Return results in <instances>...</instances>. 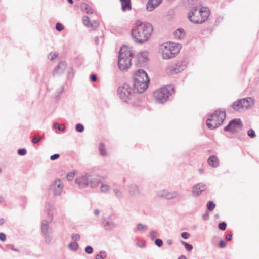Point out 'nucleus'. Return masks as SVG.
<instances>
[{
	"instance_id": "f257e3e1",
	"label": "nucleus",
	"mask_w": 259,
	"mask_h": 259,
	"mask_svg": "<svg viewBox=\"0 0 259 259\" xmlns=\"http://www.w3.org/2000/svg\"><path fill=\"white\" fill-rule=\"evenodd\" d=\"M152 32L153 27L150 24L137 20L131 33L133 39L136 43L143 44L149 40Z\"/></svg>"
},
{
	"instance_id": "f03ea898",
	"label": "nucleus",
	"mask_w": 259,
	"mask_h": 259,
	"mask_svg": "<svg viewBox=\"0 0 259 259\" xmlns=\"http://www.w3.org/2000/svg\"><path fill=\"white\" fill-rule=\"evenodd\" d=\"M209 15L210 11L207 7H194L189 11L188 18L194 23L201 24L207 20Z\"/></svg>"
},
{
	"instance_id": "7ed1b4c3",
	"label": "nucleus",
	"mask_w": 259,
	"mask_h": 259,
	"mask_svg": "<svg viewBox=\"0 0 259 259\" xmlns=\"http://www.w3.org/2000/svg\"><path fill=\"white\" fill-rule=\"evenodd\" d=\"M149 81L148 75L144 70L139 69L135 72L133 85L138 92H144L148 88Z\"/></svg>"
},
{
	"instance_id": "20e7f679",
	"label": "nucleus",
	"mask_w": 259,
	"mask_h": 259,
	"mask_svg": "<svg viewBox=\"0 0 259 259\" xmlns=\"http://www.w3.org/2000/svg\"><path fill=\"white\" fill-rule=\"evenodd\" d=\"M132 52L130 48L126 46H122L118 55V65L120 70H127L131 65Z\"/></svg>"
},
{
	"instance_id": "39448f33",
	"label": "nucleus",
	"mask_w": 259,
	"mask_h": 259,
	"mask_svg": "<svg viewBox=\"0 0 259 259\" xmlns=\"http://www.w3.org/2000/svg\"><path fill=\"white\" fill-rule=\"evenodd\" d=\"M180 48L181 45L179 44L172 42L163 43L160 47L163 58L165 59H169L174 57L178 53Z\"/></svg>"
},
{
	"instance_id": "423d86ee",
	"label": "nucleus",
	"mask_w": 259,
	"mask_h": 259,
	"mask_svg": "<svg viewBox=\"0 0 259 259\" xmlns=\"http://www.w3.org/2000/svg\"><path fill=\"white\" fill-rule=\"evenodd\" d=\"M226 118L225 111L216 110L209 116L206 124L209 129H215L221 125Z\"/></svg>"
},
{
	"instance_id": "0eeeda50",
	"label": "nucleus",
	"mask_w": 259,
	"mask_h": 259,
	"mask_svg": "<svg viewBox=\"0 0 259 259\" xmlns=\"http://www.w3.org/2000/svg\"><path fill=\"white\" fill-rule=\"evenodd\" d=\"M174 92V89L171 85L166 86L157 90L154 92L156 101L160 103L165 102L169 97Z\"/></svg>"
},
{
	"instance_id": "6e6552de",
	"label": "nucleus",
	"mask_w": 259,
	"mask_h": 259,
	"mask_svg": "<svg viewBox=\"0 0 259 259\" xmlns=\"http://www.w3.org/2000/svg\"><path fill=\"white\" fill-rule=\"evenodd\" d=\"M118 93L120 99L124 102H127L132 97L134 92L132 88L127 83H124L118 89Z\"/></svg>"
},
{
	"instance_id": "1a4fd4ad",
	"label": "nucleus",
	"mask_w": 259,
	"mask_h": 259,
	"mask_svg": "<svg viewBox=\"0 0 259 259\" xmlns=\"http://www.w3.org/2000/svg\"><path fill=\"white\" fill-rule=\"evenodd\" d=\"M45 210L47 213V220H43L41 222V230L43 234L49 233V223L53 220V207L50 205H47L45 207Z\"/></svg>"
},
{
	"instance_id": "9d476101",
	"label": "nucleus",
	"mask_w": 259,
	"mask_h": 259,
	"mask_svg": "<svg viewBox=\"0 0 259 259\" xmlns=\"http://www.w3.org/2000/svg\"><path fill=\"white\" fill-rule=\"evenodd\" d=\"M242 126L240 119H235L229 122V124L224 128V131L234 133L240 131Z\"/></svg>"
},
{
	"instance_id": "9b49d317",
	"label": "nucleus",
	"mask_w": 259,
	"mask_h": 259,
	"mask_svg": "<svg viewBox=\"0 0 259 259\" xmlns=\"http://www.w3.org/2000/svg\"><path fill=\"white\" fill-rule=\"evenodd\" d=\"M156 196L158 198H164L167 200H171L177 198L178 193L176 191H169L166 189H163L156 192Z\"/></svg>"
},
{
	"instance_id": "f8f14e48",
	"label": "nucleus",
	"mask_w": 259,
	"mask_h": 259,
	"mask_svg": "<svg viewBox=\"0 0 259 259\" xmlns=\"http://www.w3.org/2000/svg\"><path fill=\"white\" fill-rule=\"evenodd\" d=\"M63 187L64 185L59 179L55 180L51 185V189L53 192L54 195L58 196L61 194Z\"/></svg>"
},
{
	"instance_id": "ddd939ff",
	"label": "nucleus",
	"mask_w": 259,
	"mask_h": 259,
	"mask_svg": "<svg viewBox=\"0 0 259 259\" xmlns=\"http://www.w3.org/2000/svg\"><path fill=\"white\" fill-rule=\"evenodd\" d=\"M90 176L87 174L80 175L75 179V183L80 187L85 188L89 185Z\"/></svg>"
},
{
	"instance_id": "4468645a",
	"label": "nucleus",
	"mask_w": 259,
	"mask_h": 259,
	"mask_svg": "<svg viewBox=\"0 0 259 259\" xmlns=\"http://www.w3.org/2000/svg\"><path fill=\"white\" fill-rule=\"evenodd\" d=\"M206 189V186L203 183H199L193 187L192 194L195 197H197L201 194L202 192Z\"/></svg>"
},
{
	"instance_id": "2eb2a0df",
	"label": "nucleus",
	"mask_w": 259,
	"mask_h": 259,
	"mask_svg": "<svg viewBox=\"0 0 259 259\" xmlns=\"http://www.w3.org/2000/svg\"><path fill=\"white\" fill-rule=\"evenodd\" d=\"M240 102H241L242 110L248 109L254 104V99L251 97L242 99L240 100Z\"/></svg>"
},
{
	"instance_id": "dca6fc26",
	"label": "nucleus",
	"mask_w": 259,
	"mask_h": 259,
	"mask_svg": "<svg viewBox=\"0 0 259 259\" xmlns=\"http://www.w3.org/2000/svg\"><path fill=\"white\" fill-rule=\"evenodd\" d=\"M162 0H149L147 4V9L151 11L158 6Z\"/></svg>"
},
{
	"instance_id": "f3484780",
	"label": "nucleus",
	"mask_w": 259,
	"mask_h": 259,
	"mask_svg": "<svg viewBox=\"0 0 259 259\" xmlns=\"http://www.w3.org/2000/svg\"><path fill=\"white\" fill-rule=\"evenodd\" d=\"M103 225L105 230L110 231L114 229L116 225L115 223L110 220H105L103 223Z\"/></svg>"
},
{
	"instance_id": "a211bd4d",
	"label": "nucleus",
	"mask_w": 259,
	"mask_h": 259,
	"mask_svg": "<svg viewBox=\"0 0 259 259\" xmlns=\"http://www.w3.org/2000/svg\"><path fill=\"white\" fill-rule=\"evenodd\" d=\"M83 24L88 27H91L93 29H95L98 26V23L95 22L94 24L90 23L89 18L88 16H84L82 18Z\"/></svg>"
},
{
	"instance_id": "6ab92c4d",
	"label": "nucleus",
	"mask_w": 259,
	"mask_h": 259,
	"mask_svg": "<svg viewBox=\"0 0 259 259\" xmlns=\"http://www.w3.org/2000/svg\"><path fill=\"white\" fill-rule=\"evenodd\" d=\"M66 65L65 62L59 63L54 71V74L63 73L66 68Z\"/></svg>"
},
{
	"instance_id": "aec40b11",
	"label": "nucleus",
	"mask_w": 259,
	"mask_h": 259,
	"mask_svg": "<svg viewBox=\"0 0 259 259\" xmlns=\"http://www.w3.org/2000/svg\"><path fill=\"white\" fill-rule=\"evenodd\" d=\"M208 163L210 166L213 167H217L219 164L218 158L215 155L211 156L208 158Z\"/></svg>"
},
{
	"instance_id": "412c9836",
	"label": "nucleus",
	"mask_w": 259,
	"mask_h": 259,
	"mask_svg": "<svg viewBox=\"0 0 259 259\" xmlns=\"http://www.w3.org/2000/svg\"><path fill=\"white\" fill-rule=\"evenodd\" d=\"M173 34L175 38L178 39L183 38L185 35L184 30L182 28H179L176 30Z\"/></svg>"
},
{
	"instance_id": "4be33fe9",
	"label": "nucleus",
	"mask_w": 259,
	"mask_h": 259,
	"mask_svg": "<svg viewBox=\"0 0 259 259\" xmlns=\"http://www.w3.org/2000/svg\"><path fill=\"white\" fill-rule=\"evenodd\" d=\"M129 193L132 196H135L139 194V189L138 187L135 184H132L130 186Z\"/></svg>"
},
{
	"instance_id": "5701e85b",
	"label": "nucleus",
	"mask_w": 259,
	"mask_h": 259,
	"mask_svg": "<svg viewBox=\"0 0 259 259\" xmlns=\"http://www.w3.org/2000/svg\"><path fill=\"white\" fill-rule=\"evenodd\" d=\"M121 3L122 10L123 11L130 10L131 5L130 0H120Z\"/></svg>"
},
{
	"instance_id": "b1692460",
	"label": "nucleus",
	"mask_w": 259,
	"mask_h": 259,
	"mask_svg": "<svg viewBox=\"0 0 259 259\" xmlns=\"http://www.w3.org/2000/svg\"><path fill=\"white\" fill-rule=\"evenodd\" d=\"M139 60L143 62H145L148 59V53L147 51H143L140 53L138 56Z\"/></svg>"
},
{
	"instance_id": "393cba45",
	"label": "nucleus",
	"mask_w": 259,
	"mask_h": 259,
	"mask_svg": "<svg viewBox=\"0 0 259 259\" xmlns=\"http://www.w3.org/2000/svg\"><path fill=\"white\" fill-rule=\"evenodd\" d=\"M166 71L167 73L168 74H176L177 73V66L176 64H172L168 65L166 69Z\"/></svg>"
},
{
	"instance_id": "a878e982",
	"label": "nucleus",
	"mask_w": 259,
	"mask_h": 259,
	"mask_svg": "<svg viewBox=\"0 0 259 259\" xmlns=\"http://www.w3.org/2000/svg\"><path fill=\"white\" fill-rule=\"evenodd\" d=\"M100 181L97 179L92 178L91 176H90L89 180V185L91 188H95L98 186Z\"/></svg>"
},
{
	"instance_id": "bb28decb",
	"label": "nucleus",
	"mask_w": 259,
	"mask_h": 259,
	"mask_svg": "<svg viewBox=\"0 0 259 259\" xmlns=\"http://www.w3.org/2000/svg\"><path fill=\"white\" fill-rule=\"evenodd\" d=\"M81 8L83 11L88 14H92L93 13V9L85 3L81 4Z\"/></svg>"
},
{
	"instance_id": "cd10ccee",
	"label": "nucleus",
	"mask_w": 259,
	"mask_h": 259,
	"mask_svg": "<svg viewBox=\"0 0 259 259\" xmlns=\"http://www.w3.org/2000/svg\"><path fill=\"white\" fill-rule=\"evenodd\" d=\"M68 247L70 250L72 251L77 250L79 247L78 243L76 242H72L68 244Z\"/></svg>"
},
{
	"instance_id": "c85d7f7f",
	"label": "nucleus",
	"mask_w": 259,
	"mask_h": 259,
	"mask_svg": "<svg viewBox=\"0 0 259 259\" xmlns=\"http://www.w3.org/2000/svg\"><path fill=\"white\" fill-rule=\"evenodd\" d=\"M241 102H240V100L234 103V104L232 105L233 108L236 111H239L240 110H242V107H241Z\"/></svg>"
},
{
	"instance_id": "c756f323",
	"label": "nucleus",
	"mask_w": 259,
	"mask_h": 259,
	"mask_svg": "<svg viewBox=\"0 0 259 259\" xmlns=\"http://www.w3.org/2000/svg\"><path fill=\"white\" fill-rule=\"evenodd\" d=\"M177 66V73L181 72L183 70H184L186 68V65L185 64H183L182 63H178L176 64Z\"/></svg>"
},
{
	"instance_id": "7c9ffc66",
	"label": "nucleus",
	"mask_w": 259,
	"mask_h": 259,
	"mask_svg": "<svg viewBox=\"0 0 259 259\" xmlns=\"http://www.w3.org/2000/svg\"><path fill=\"white\" fill-rule=\"evenodd\" d=\"M99 150L100 151V154L102 156H106L107 153L105 150V148L104 145L102 143L100 144L99 146Z\"/></svg>"
},
{
	"instance_id": "2f4dec72",
	"label": "nucleus",
	"mask_w": 259,
	"mask_h": 259,
	"mask_svg": "<svg viewBox=\"0 0 259 259\" xmlns=\"http://www.w3.org/2000/svg\"><path fill=\"white\" fill-rule=\"evenodd\" d=\"M181 243L185 246V249L188 251H190L193 249V246L191 244L187 243L183 241H181Z\"/></svg>"
},
{
	"instance_id": "473e14b6",
	"label": "nucleus",
	"mask_w": 259,
	"mask_h": 259,
	"mask_svg": "<svg viewBox=\"0 0 259 259\" xmlns=\"http://www.w3.org/2000/svg\"><path fill=\"white\" fill-rule=\"evenodd\" d=\"M76 171L75 170H73L72 171L68 173L67 175V179L68 181H70L73 180L74 178Z\"/></svg>"
},
{
	"instance_id": "72a5a7b5",
	"label": "nucleus",
	"mask_w": 259,
	"mask_h": 259,
	"mask_svg": "<svg viewBox=\"0 0 259 259\" xmlns=\"http://www.w3.org/2000/svg\"><path fill=\"white\" fill-rule=\"evenodd\" d=\"M207 207L209 211H212L214 209L215 204L212 201H209L207 203Z\"/></svg>"
},
{
	"instance_id": "f704fd0d",
	"label": "nucleus",
	"mask_w": 259,
	"mask_h": 259,
	"mask_svg": "<svg viewBox=\"0 0 259 259\" xmlns=\"http://www.w3.org/2000/svg\"><path fill=\"white\" fill-rule=\"evenodd\" d=\"M45 236V241L46 243L49 244L51 242L52 240V237L50 235L49 233H47L46 234H44Z\"/></svg>"
},
{
	"instance_id": "c9c22d12",
	"label": "nucleus",
	"mask_w": 259,
	"mask_h": 259,
	"mask_svg": "<svg viewBox=\"0 0 259 259\" xmlns=\"http://www.w3.org/2000/svg\"><path fill=\"white\" fill-rule=\"evenodd\" d=\"M113 192H114V194L116 197L119 198H120L122 197V193L120 190L115 188V189H113Z\"/></svg>"
},
{
	"instance_id": "e433bc0d",
	"label": "nucleus",
	"mask_w": 259,
	"mask_h": 259,
	"mask_svg": "<svg viewBox=\"0 0 259 259\" xmlns=\"http://www.w3.org/2000/svg\"><path fill=\"white\" fill-rule=\"evenodd\" d=\"M101 192L103 193L107 192L109 190V187L106 184H102L100 187Z\"/></svg>"
},
{
	"instance_id": "4c0bfd02",
	"label": "nucleus",
	"mask_w": 259,
	"mask_h": 259,
	"mask_svg": "<svg viewBox=\"0 0 259 259\" xmlns=\"http://www.w3.org/2000/svg\"><path fill=\"white\" fill-rule=\"evenodd\" d=\"M137 228L139 231H145L147 229L146 226L143 225L141 223H139L137 225Z\"/></svg>"
},
{
	"instance_id": "58836bf2",
	"label": "nucleus",
	"mask_w": 259,
	"mask_h": 259,
	"mask_svg": "<svg viewBox=\"0 0 259 259\" xmlns=\"http://www.w3.org/2000/svg\"><path fill=\"white\" fill-rule=\"evenodd\" d=\"M247 135L252 138H253L256 136V134L253 129H249L248 130Z\"/></svg>"
},
{
	"instance_id": "ea45409f",
	"label": "nucleus",
	"mask_w": 259,
	"mask_h": 259,
	"mask_svg": "<svg viewBox=\"0 0 259 259\" xmlns=\"http://www.w3.org/2000/svg\"><path fill=\"white\" fill-rule=\"evenodd\" d=\"M106 254L105 252L101 251L99 254L97 255L96 259H104L106 257Z\"/></svg>"
},
{
	"instance_id": "a19ab883",
	"label": "nucleus",
	"mask_w": 259,
	"mask_h": 259,
	"mask_svg": "<svg viewBox=\"0 0 259 259\" xmlns=\"http://www.w3.org/2000/svg\"><path fill=\"white\" fill-rule=\"evenodd\" d=\"M54 127L56 128H58L60 131H63L65 129V126L63 124H58L57 123H55L54 125Z\"/></svg>"
},
{
	"instance_id": "79ce46f5",
	"label": "nucleus",
	"mask_w": 259,
	"mask_h": 259,
	"mask_svg": "<svg viewBox=\"0 0 259 259\" xmlns=\"http://www.w3.org/2000/svg\"><path fill=\"white\" fill-rule=\"evenodd\" d=\"M41 139V137L40 136H35L33 137L32 139V143L33 144H36L38 143Z\"/></svg>"
},
{
	"instance_id": "37998d69",
	"label": "nucleus",
	"mask_w": 259,
	"mask_h": 259,
	"mask_svg": "<svg viewBox=\"0 0 259 259\" xmlns=\"http://www.w3.org/2000/svg\"><path fill=\"white\" fill-rule=\"evenodd\" d=\"M157 232L154 230H151L149 232V235L152 240H154L157 237Z\"/></svg>"
},
{
	"instance_id": "c03bdc74",
	"label": "nucleus",
	"mask_w": 259,
	"mask_h": 259,
	"mask_svg": "<svg viewBox=\"0 0 259 259\" xmlns=\"http://www.w3.org/2000/svg\"><path fill=\"white\" fill-rule=\"evenodd\" d=\"M76 130L79 132H82L84 130V127L82 124L78 123L76 125Z\"/></svg>"
},
{
	"instance_id": "a18cd8bd",
	"label": "nucleus",
	"mask_w": 259,
	"mask_h": 259,
	"mask_svg": "<svg viewBox=\"0 0 259 259\" xmlns=\"http://www.w3.org/2000/svg\"><path fill=\"white\" fill-rule=\"evenodd\" d=\"M155 243L158 247H161L162 246L163 241L160 239H156L155 241Z\"/></svg>"
},
{
	"instance_id": "49530a36",
	"label": "nucleus",
	"mask_w": 259,
	"mask_h": 259,
	"mask_svg": "<svg viewBox=\"0 0 259 259\" xmlns=\"http://www.w3.org/2000/svg\"><path fill=\"white\" fill-rule=\"evenodd\" d=\"M226 228V224L225 222L220 223L219 224V228L221 230H225Z\"/></svg>"
},
{
	"instance_id": "de8ad7c7",
	"label": "nucleus",
	"mask_w": 259,
	"mask_h": 259,
	"mask_svg": "<svg viewBox=\"0 0 259 259\" xmlns=\"http://www.w3.org/2000/svg\"><path fill=\"white\" fill-rule=\"evenodd\" d=\"M56 29L57 30L61 31L64 29V27L62 24L57 23L56 25Z\"/></svg>"
},
{
	"instance_id": "09e8293b",
	"label": "nucleus",
	"mask_w": 259,
	"mask_h": 259,
	"mask_svg": "<svg viewBox=\"0 0 259 259\" xmlns=\"http://www.w3.org/2000/svg\"><path fill=\"white\" fill-rule=\"evenodd\" d=\"M18 153L20 155H25L26 154V150L25 149H19L18 150Z\"/></svg>"
},
{
	"instance_id": "8fccbe9b",
	"label": "nucleus",
	"mask_w": 259,
	"mask_h": 259,
	"mask_svg": "<svg viewBox=\"0 0 259 259\" xmlns=\"http://www.w3.org/2000/svg\"><path fill=\"white\" fill-rule=\"evenodd\" d=\"M72 238L73 240L75 241H78L80 239V236L78 234H73L72 235Z\"/></svg>"
},
{
	"instance_id": "3c124183",
	"label": "nucleus",
	"mask_w": 259,
	"mask_h": 259,
	"mask_svg": "<svg viewBox=\"0 0 259 259\" xmlns=\"http://www.w3.org/2000/svg\"><path fill=\"white\" fill-rule=\"evenodd\" d=\"M85 252L88 254H91L93 252V248L90 246H88L85 249Z\"/></svg>"
},
{
	"instance_id": "603ef678",
	"label": "nucleus",
	"mask_w": 259,
	"mask_h": 259,
	"mask_svg": "<svg viewBox=\"0 0 259 259\" xmlns=\"http://www.w3.org/2000/svg\"><path fill=\"white\" fill-rule=\"evenodd\" d=\"M190 236V234L188 233L187 232H183L181 234V236L184 238V239H187Z\"/></svg>"
},
{
	"instance_id": "864d4df0",
	"label": "nucleus",
	"mask_w": 259,
	"mask_h": 259,
	"mask_svg": "<svg viewBox=\"0 0 259 259\" xmlns=\"http://www.w3.org/2000/svg\"><path fill=\"white\" fill-rule=\"evenodd\" d=\"M57 55H58L57 54L51 53L49 55V58H50V60H52L55 58H56Z\"/></svg>"
},
{
	"instance_id": "5fc2aeb1",
	"label": "nucleus",
	"mask_w": 259,
	"mask_h": 259,
	"mask_svg": "<svg viewBox=\"0 0 259 259\" xmlns=\"http://www.w3.org/2000/svg\"><path fill=\"white\" fill-rule=\"evenodd\" d=\"M60 155L59 154H55L50 157V159L52 160H54L55 159H57L59 157Z\"/></svg>"
},
{
	"instance_id": "6e6d98bb",
	"label": "nucleus",
	"mask_w": 259,
	"mask_h": 259,
	"mask_svg": "<svg viewBox=\"0 0 259 259\" xmlns=\"http://www.w3.org/2000/svg\"><path fill=\"white\" fill-rule=\"evenodd\" d=\"M137 245L141 248L144 247L145 245V243L144 241H139L137 243Z\"/></svg>"
},
{
	"instance_id": "4d7b16f0",
	"label": "nucleus",
	"mask_w": 259,
	"mask_h": 259,
	"mask_svg": "<svg viewBox=\"0 0 259 259\" xmlns=\"http://www.w3.org/2000/svg\"><path fill=\"white\" fill-rule=\"evenodd\" d=\"M6 239V237L5 234L3 233H0V240L2 241H5Z\"/></svg>"
},
{
	"instance_id": "13d9d810",
	"label": "nucleus",
	"mask_w": 259,
	"mask_h": 259,
	"mask_svg": "<svg viewBox=\"0 0 259 259\" xmlns=\"http://www.w3.org/2000/svg\"><path fill=\"white\" fill-rule=\"evenodd\" d=\"M219 246L221 248H224L226 246V243L224 240H221L219 242Z\"/></svg>"
},
{
	"instance_id": "bf43d9fd",
	"label": "nucleus",
	"mask_w": 259,
	"mask_h": 259,
	"mask_svg": "<svg viewBox=\"0 0 259 259\" xmlns=\"http://www.w3.org/2000/svg\"><path fill=\"white\" fill-rule=\"evenodd\" d=\"M91 79L93 81H96L97 80V77L95 74H92L91 76Z\"/></svg>"
},
{
	"instance_id": "052dcab7",
	"label": "nucleus",
	"mask_w": 259,
	"mask_h": 259,
	"mask_svg": "<svg viewBox=\"0 0 259 259\" xmlns=\"http://www.w3.org/2000/svg\"><path fill=\"white\" fill-rule=\"evenodd\" d=\"M226 238L227 240L228 241H230L232 240V236L231 234H227L226 235Z\"/></svg>"
},
{
	"instance_id": "680f3d73",
	"label": "nucleus",
	"mask_w": 259,
	"mask_h": 259,
	"mask_svg": "<svg viewBox=\"0 0 259 259\" xmlns=\"http://www.w3.org/2000/svg\"><path fill=\"white\" fill-rule=\"evenodd\" d=\"M94 213L95 215H99V213H100V211L99 209H95L94 211Z\"/></svg>"
},
{
	"instance_id": "e2e57ef3",
	"label": "nucleus",
	"mask_w": 259,
	"mask_h": 259,
	"mask_svg": "<svg viewBox=\"0 0 259 259\" xmlns=\"http://www.w3.org/2000/svg\"><path fill=\"white\" fill-rule=\"evenodd\" d=\"M166 243L168 245H171L172 244V240L171 239H168L167 240Z\"/></svg>"
},
{
	"instance_id": "0e129e2a",
	"label": "nucleus",
	"mask_w": 259,
	"mask_h": 259,
	"mask_svg": "<svg viewBox=\"0 0 259 259\" xmlns=\"http://www.w3.org/2000/svg\"><path fill=\"white\" fill-rule=\"evenodd\" d=\"M178 259H187V258L185 255H181Z\"/></svg>"
},
{
	"instance_id": "69168bd1",
	"label": "nucleus",
	"mask_w": 259,
	"mask_h": 259,
	"mask_svg": "<svg viewBox=\"0 0 259 259\" xmlns=\"http://www.w3.org/2000/svg\"><path fill=\"white\" fill-rule=\"evenodd\" d=\"M4 223V220L3 219H0V225H2Z\"/></svg>"
},
{
	"instance_id": "338daca9",
	"label": "nucleus",
	"mask_w": 259,
	"mask_h": 259,
	"mask_svg": "<svg viewBox=\"0 0 259 259\" xmlns=\"http://www.w3.org/2000/svg\"><path fill=\"white\" fill-rule=\"evenodd\" d=\"M11 249L15 251H18V250L17 249L14 248L13 247H12Z\"/></svg>"
},
{
	"instance_id": "774afa93",
	"label": "nucleus",
	"mask_w": 259,
	"mask_h": 259,
	"mask_svg": "<svg viewBox=\"0 0 259 259\" xmlns=\"http://www.w3.org/2000/svg\"><path fill=\"white\" fill-rule=\"evenodd\" d=\"M199 172H200L201 174H202V173H203V169H199Z\"/></svg>"
}]
</instances>
